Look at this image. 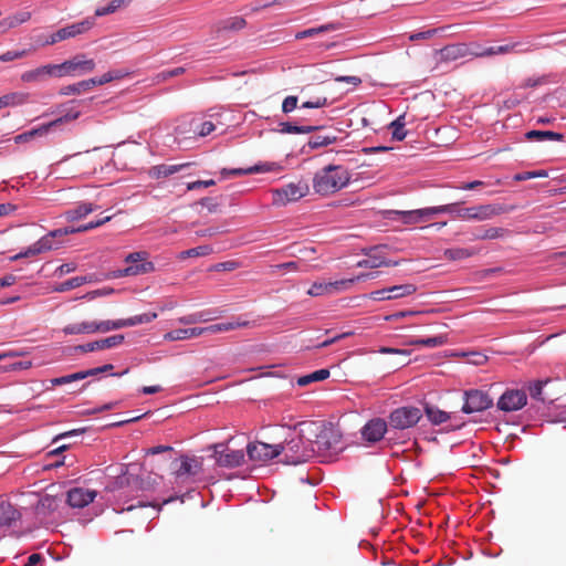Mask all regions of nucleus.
Returning a JSON list of instances; mask_svg holds the SVG:
<instances>
[{
  "instance_id": "1",
  "label": "nucleus",
  "mask_w": 566,
  "mask_h": 566,
  "mask_svg": "<svg viewBox=\"0 0 566 566\" xmlns=\"http://www.w3.org/2000/svg\"><path fill=\"white\" fill-rule=\"evenodd\" d=\"M512 209L500 203L475 205L463 207L461 202H453L440 206L441 213H449L453 219L462 221H488L503 213L510 212Z\"/></svg>"
},
{
  "instance_id": "2",
  "label": "nucleus",
  "mask_w": 566,
  "mask_h": 566,
  "mask_svg": "<svg viewBox=\"0 0 566 566\" xmlns=\"http://www.w3.org/2000/svg\"><path fill=\"white\" fill-rule=\"evenodd\" d=\"M350 172L342 165H327L317 170L312 180L315 193L319 196L334 195L345 188L350 181Z\"/></svg>"
},
{
  "instance_id": "3",
  "label": "nucleus",
  "mask_w": 566,
  "mask_h": 566,
  "mask_svg": "<svg viewBox=\"0 0 566 566\" xmlns=\"http://www.w3.org/2000/svg\"><path fill=\"white\" fill-rule=\"evenodd\" d=\"M282 448L284 462L286 464H300L310 460L314 454L311 440L305 439L300 432L293 431L283 443H279Z\"/></svg>"
},
{
  "instance_id": "4",
  "label": "nucleus",
  "mask_w": 566,
  "mask_h": 566,
  "mask_svg": "<svg viewBox=\"0 0 566 566\" xmlns=\"http://www.w3.org/2000/svg\"><path fill=\"white\" fill-rule=\"evenodd\" d=\"M375 275L371 273L359 274L352 279H343L334 282H315L307 291L310 296H322L331 295L336 292L346 291L353 286L357 281H365L367 279H374Z\"/></svg>"
},
{
  "instance_id": "5",
  "label": "nucleus",
  "mask_w": 566,
  "mask_h": 566,
  "mask_svg": "<svg viewBox=\"0 0 566 566\" xmlns=\"http://www.w3.org/2000/svg\"><path fill=\"white\" fill-rule=\"evenodd\" d=\"M149 253L146 251H138L129 253L125 258V262L128 263V266L118 270L116 272L117 277L124 276H137L142 274L151 273L155 271V265L153 262L148 260Z\"/></svg>"
},
{
  "instance_id": "6",
  "label": "nucleus",
  "mask_w": 566,
  "mask_h": 566,
  "mask_svg": "<svg viewBox=\"0 0 566 566\" xmlns=\"http://www.w3.org/2000/svg\"><path fill=\"white\" fill-rule=\"evenodd\" d=\"M56 77L81 76L91 73L95 69L93 59H85V55L77 54L60 64H54Z\"/></svg>"
},
{
  "instance_id": "7",
  "label": "nucleus",
  "mask_w": 566,
  "mask_h": 566,
  "mask_svg": "<svg viewBox=\"0 0 566 566\" xmlns=\"http://www.w3.org/2000/svg\"><path fill=\"white\" fill-rule=\"evenodd\" d=\"M422 418V411L412 406L399 407L392 410L388 417L389 427L405 430L416 426Z\"/></svg>"
},
{
  "instance_id": "8",
  "label": "nucleus",
  "mask_w": 566,
  "mask_h": 566,
  "mask_svg": "<svg viewBox=\"0 0 566 566\" xmlns=\"http://www.w3.org/2000/svg\"><path fill=\"white\" fill-rule=\"evenodd\" d=\"M440 206L429 207L416 210H388L387 217L391 220H400L405 224H416L430 220L432 217L440 214Z\"/></svg>"
},
{
  "instance_id": "9",
  "label": "nucleus",
  "mask_w": 566,
  "mask_h": 566,
  "mask_svg": "<svg viewBox=\"0 0 566 566\" xmlns=\"http://www.w3.org/2000/svg\"><path fill=\"white\" fill-rule=\"evenodd\" d=\"M310 191L308 185L303 181L291 182L282 188L272 191L273 205L285 206L290 202L297 201L305 197Z\"/></svg>"
},
{
  "instance_id": "10",
  "label": "nucleus",
  "mask_w": 566,
  "mask_h": 566,
  "mask_svg": "<svg viewBox=\"0 0 566 566\" xmlns=\"http://www.w3.org/2000/svg\"><path fill=\"white\" fill-rule=\"evenodd\" d=\"M216 463L222 468H237L244 461L243 450H232L224 443L213 446Z\"/></svg>"
},
{
  "instance_id": "11",
  "label": "nucleus",
  "mask_w": 566,
  "mask_h": 566,
  "mask_svg": "<svg viewBox=\"0 0 566 566\" xmlns=\"http://www.w3.org/2000/svg\"><path fill=\"white\" fill-rule=\"evenodd\" d=\"M493 400L488 392L479 389H471L464 392V403L462 411L464 413L481 412L492 407Z\"/></svg>"
},
{
  "instance_id": "12",
  "label": "nucleus",
  "mask_w": 566,
  "mask_h": 566,
  "mask_svg": "<svg viewBox=\"0 0 566 566\" xmlns=\"http://www.w3.org/2000/svg\"><path fill=\"white\" fill-rule=\"evenodd\" d=\"M57 235H64L63 229H56L49 232L46 235L39 239L35 243L30 245L27 250L10 258L11 261H17L22 258L34 256L53 249V239Z\"/></svg>"
},
{
  "instance_id": "13",
  "label": "nucleus",
  "mask_w": 566,
  "mask_h": 566,
  "mask_svg": "<svg viewBox=\"0 0 566 566\" xmlns=\"http://www.w3.org/2000/svg\"><path fill=\"white\" fill-rule=\"evenodd\" d=\"M247 453L252 461L265 462L282 454V448L277 444L252 442L247 447Z\"/></svg>"
},
{
  "instance_id": "14",
  "label": "nucleus",
  "mask_w": 566,
  "mask_h": 566,
  "mask_svg": "<svg viewBox=\"0 0 566 566\" xmlns=\"http://www.w3.org/2000/svg\"><path fill=\"white\" fill-rule=\"evenodd\" d=\"M527 402L525 391L518 389L506 390L497 401V408L505 412L522 409Z\"/></svg>"
},
{
  "instance_id": "15",
  "label": "nucleus",
  "mask_w": 566,
  "mask_h": 566,
  "mask_svg": "<svg viewBox=\"0 0 566 566\" xmlns=\"http://www.w3.org/2000/svg\"><path fill=\"white\" fill-rule=\"evenodd\" d=\"M417 287L413 284L394 285L388 289L374 291L369 297L374 301L396 300L416 293Z\"/></svg>"
},
{
  "instance_id": "16",
  "label": "nucleus",
  "mask_w": 566,
  "mask_h": 566,
  "mask_svg": "<svg viewBox=\"0 0 566 566\" xmlns=\"http://www.w3.org/2000/svg\"><path fill=\"white\" fill-rule=\"evenodd\" d=\"M389 423L381 418H374L369 420L361 429L364 440L368 442L380 441L385 433L388 431Z\"/></svg>"
},
{
  "instance_id": "17",
  "label": "nucleus",
  "mask_w": 566,
  "mask_h": 566,
  "mask_svg": "<svg viewBox=\"0 0 566 566\" xmlns=\"http://www.w3.org/2000/svg\"><path fill=\"white\" fill-rule=\"evenodd\" d=\"M51 77H56L54 64H45L23 72L20 80L28 84L43 83Z\"/></svg>"
},
{
  "instance_id": "18",
  "label": "nucleus",
  "mask_w": 566,
  "mask_h": 566,
  "mask_svg": "<svg viewBox=\"0 0 566 566\" xmlns=\"http://www.w3.org/2000/svg\"><path fill=\"white\" fill-rule=\"evenodd\" d=\"M124 342V335H113L104 339L94 340L87 344L77 345L75 352L91 353L116 347Z\"/></svg>"
},
{
  "instance_id": "19",
  "label": "nucleus",
  "mask_w": 566,
  "mask_h": 566,
  "mask_svg": "<svg viewBox=\"0 0 566 566\" xmlns=\"http://www.w3.org/2000/svg\"><path fill=\"white\" fill-rule=\"evenodd\" d=\"M96 492L84 488H73L67 492V503L75 509H83L94 501Z\"/></svg>"
},
{
  "instance_id": "20",
  "label": "nucleus",
  "mask_w": 566,
  "mask_h": 566,
  "mask_svg": "<svg viewBox=\"0 0 566 566\" xmlns=\"http://www.w3.org/2000/svg\"><path fill=\"white\" fill-rule=\"evenodd\" d=\"M94 25H95L94 18H86L80 22H75V23L65 25V27L59 29V31H60L62 41H64V40L73 39V38H76L78 35H82V34L88 32Z\"/></svg>"
},
{
  "instance_id": "21",
  "label": "nucleus",
  "mask_w": 566,
  "mask_h": 566,
  "mask_svg": "<svg viewBox=\"0 0 566 566\" xmlns=\"http://www.w3.org/2000/svg\"><path fill=\"white\" fill-rule=\"evenodd\" d=\"M440 56V61L451 62L459 59H462L467 55H472V51H470L469 46L465 43H457L446 45L438 52Z\"/></svg>"
},
{
  "instance_id": "22",
  "label": "nucleus",
  "mask_w": 566,
  "mask_h": 566,
  "mask_svg": "<svg viewBox=\"0 0 566 566\" xmlns=\"http://www.w3.org/2000/svg\"><path fill=\"white\" fill-rule=\"evenodd\" d=\"M202 471L201 462L195 457L181 455L180 465L175 471L177 478L193 476Z\"/></svg>"
},
{
  "instance_id": "23",
  "label": "nucleus",
  "mask_w": 566,
  "mask_h": 566,
  "mask_svg": "<svg viewBox=\"0 0 566 566\" xmlns=\"http://www.w3.org/2000/svg\"><path fill=\"white\" fill-rule=\"evenodd\" d=\"M21 518V513L9 502L0 497V526H11Z\"/></svg>"
},
{
  "instance_id": "24",
  "label": "nucleus",
  "mask_w": 566,
  "mask_h": 566,
  "mask_svg": "<svg viewBox=\"0 0 566 566\" xmlns=\"http://www.w3.org/2000/svg\"><path fill=\"white\" fill-rule=\"evenodd\" d=\"M205 335V327L177 328L164 335L166 340H184Z\"/></svg>"
},
{
  "instance_id": "25",
  "label": "nucleus",
  "mask_w": 566,
  "mask_h": 566,
  "mask_svg": "<svg viewBox=\"0 0 566 566\" xmlns=\"http://www.w3.org/2000/svg\"><path fill=\"white\" fill-rule=\"evenodd\" d=\"M98 209V206L91 202H81L74 209L66 210L64 217L67 221H76Z\"/></svg>"
},
{
  "instance_id": "26",
  "label": "nucleus",
  "mask_w": 566,
  "mask_h": 566,
  "mask_svg": "<svg viewBox=\"0 0 566 566\" xmlns=\"http://www.w3.org/2000/svg\"><path fill=\"white\" fill-rule=\"evenodd\" d=\"M191 164L190 163H184V164H179V165H157V166H154L149 169V176L151 178H166L170 175H174L187 167H189Z\"/></svg>"
},
{
  "instance_id": "27",
  "label": "nucleus",
  "mask_w": 566,
  "mask_h": 566,
  "mask_svg": "<svg viewBox=\"0 0 566 566\" xmlns=\"http://www.w3.org/2000/svg\"><path fill=\"white\" fill-rule=\"evenodd\" d=\"M249 325V322L237 319L233 322H222L217 324H211L205 327V335H212L218 333H226L235 328L245 327Z\"/></svg>"
},
{
  "instance_id": "28",
  "label": "nucleus",
  "mask_w": 566,
  "mask_h": 566,
  "mask_svg": "<svg viewBox=\"0 0 566 566\" xmlns=\"http://www.w3.org/2000/svg\"><path fill=\"white\" fill-rule=\"evenodd\" d=\"M29 94L23 92H11L0 96V109L23 105L28 102Z\"/></svg>"
},
{
  "instance_id": "29",
  "label": "nucleus",
  "mask_w": 566,
  "mask_h": 566,
  "mask_svg": "<svg viewBox=\"0 0 566 566\" xmlns=\"http://www.w3.org/2000/svg\"><path fill=\"white\" fill-rule=\"evenodd\" d=\"M526 139L534 142L554 140L562 142L564 135L552 130H530L525 134Z\"/></svg>"
},
{
  "instance_id": "30",
  "label": "nucleus",
  "mask_w": 566,
  "mask_h": 566,
  "mask_svg": "<svg viewBox=\"0 0 566 566\" xmlns=\"http://www.w3.org/2000/svg\"><path fill=\"white\" fill-rule=\"evenodd\" d=\"M94 87V80H84L74 84L61 87V95H80L83 92L90 91Z\"/></svg>"
},
{
  "instance_id": "31",
  "label": "nucleus",
  "mask_w": 566,
  "mask_h": 566,
  "mask_svg": "<svg viewBox=\"0 0 566 566\" xmlns=\"http://www.w3.org/2000/svg\"><path fill=\"white\" fill-rule=\"evenodd\" d=\"M424 413L429 421L434 426L444 423L450 419V413L428 403L424 407Z\"/></svg>"
},
{
  "instance_id": "32",
  "label": "nucleus",
  "mask_w": 566,
  "mask_h": 566,
  "mask_svg": "<svg viewBox=\"0 0 566 566\" xmlns=\"http://www.w3.org/2000/svg\"><path fill=\"white\" fill-rule=\"evenodd\" d=\"M65 335L94 334L93 322L74 323L64 326Z\"/></svg>"
},
{
  "instance_id": "33",
  "label": "nucleus",
  "mask_w": 566,
  "mask_h": 566,
  "mask_svg": "<svg viewBox=\"0 0 566 566\" xmlns=\"http://www.w3.org/2000/svg\"><path fill=\"white\" fill-rule=\"evenodd\" d=\"M336 29H337V27L334 23L323 24L317 28H311V29H306V30L297 32L295 34V39L303 40L305 38H312V36H315V35H318V34H322L325 32L335 31Z\"/></svg>"
},
{
  "instance_id": "34",
  "label": "nucleus",
  "mask_w": 566,
  "mask_h": 566,
  "mask_svg": "<svg viewBox=\"0 0 566 566\" xmlns=\"http://www.w3.org/2000/svg\"><path fill=\"white\" fill-rule=\"evenodd\" d=\"M157 318V313H144L129 318L120 319L122 328L150 323Z\"/></svg>"
},
{
  "instance_id": "35",
  "label": "nucleus",
  "mask_w": 566,
  "mask_h": 566,
  "mask_svg": "<svg viewBox=\"0 0 566 566\" xmlns=\"http://www.w3.org/2000/svg\"><path fill=\"white\" fill-rule=\"evenodd\" d=\"M329 377V370L328 369H318L315 370L308 375L302 376L297 378V385L301 387L307 386L311 382L314 381H322Z\"/></svg>"
},
{
  "instance_id": "36",
  "label": "nucleus",
  "mask_w": 566,
  "mask_h": 566,
  "mask_svg": "<svg viewBox=\"0 0 566 566\" xmlns=\"http://www.w3.org/2000/svg\"><path fill=\"white\" fill-rule=\"evenodd\" d=\"M49 132L50 130H49L46 124H43V125H41V126H39L36 128H33V129H31L29 132H25V133L17 135L14 137V142L17 144H23V143L30 142L34 137L43 136V135H45Z\"/></svg>"
},
{
  "instance_id": "37",
  "label": "nucleus",
  "mask_w": 566,
  "mask_h": 566,
  "mask_svg": "<svg viewBox=\"0 0 566 566\" xmlns=\"http://www.w3.org/2000/svg\"><path fill=\"white\" fill-rule=\"evenodd\" d=\"M447 342H448L447 335H438V336L428 337V338L413 339V340H410L409 344L415 345V346L439 347V346L444 345Z\"/></svg>"
},
{
  "instance_id": "38",
  "label": "nucleus",
  "mask_w": 566,
  "mask_h": 566,
  "mask_svg": "<svg viewBox=\"0 0 566 566\" xmlns=\"http://www.w3.org/2000/svg\"><path fill=\"white\" fill-rule=\"evenodd\" d=\"M337 142V136L334 134L316 135L310 138L307 146L311 149L325 147Z\"/></svg>"
},
{
  "instance_id": "39",
  "label": "nucleus",
  "mask_w": 566,
  "mask_h": 566,
  "mask_svg": "<svg viewBox=\"0 0 566 566\" xmlns=\"http://www.w3.org/2000/svg\"><path fill=\"white\" fill-rule=\"evenodd\" d=\"M247 25L245 19L242 17H232L223 20L219 25V31H239Z\"/></svg>"
},
{
  "instance_id": "40",
  "label": "nucleus",
  "mask_w": 566,
  "mask_h": 566,
  "mask_svg": "<svg viewBox=\"0 0 566 566\" xmlns=\"http://www.w3.org/2000/svg\"><path fill=\"white\" fill-rule=\"evenodd\" d=\"M474 254V251L465 248H453L447 249L443 252V255L449 261H460L468 259Z\"/></svg>"
},
{
  "instance_id": "41",
  "label": "nucleus",
  "mask_w": 566,
  "mask_h": 566,
  "mask_svg": "<svg viewBox=\"0 0 566 566\" xmlns=\"http://www.w3.org/2000/svg\"><path fill=\"white\" fill-rule=\"evenodd\" d=\"M80 115H81V112L78 109L70 108L64 115L57 117L54 120L46 123V126L50 130L54 127H57L60 125H63V124H66V123L77 119L80 117Z\"/></svg>"
},
{
  "instance_id": "42",
  "label": "nucleus",
  "mask_w": 566,
  "mask_h": 566,
  "mask_svg": "<svg viewBox=\"0 0 566 566\" xmlns=\"http://www.w3.org/2000/svg\"><path fill=\"white\" fill-rule=\"evenodd\" d=\"M280 127H281L280 132L284 133V134H308V133H312L319 128L317 126H311V125L297 126V125H293L291 123H281Z\"/></svg>"
},
{
  "instance_id": "43",
  "label": "nucleus",
  "mask_w": 566,
  "mask_h": 566,
  "mask_svg": "<svg viewBox=\"0 0 566 566\" xmlns=\"http://www.w3.org/2000/svg\"><path fill=\"white\" fill-rule=\"evenodd\" d=\"M86 282V277L84 276H75V277H72L70 280H66L60 284H57L53 291L54 292H66V291H70V290H73V289H76L81 285H83L84 283Z\"/></svg>"
},
{
  "instance_id": "44",
  "label": "nucleus",
  "mask_w": 566,
  "mask_h": 566,
  "mask_svg": "<svg viewBox=\"0 0 566 566\" xmlns=\"http://www.w3.org/2000/svg\"><path fill=\"white\" fill-rule=\"evenodd\" d=\"M87 378L85 370L51 379L52 386H62Z\"/></svg>"
},
{
  "instance_id": "45",
  "label": "nucleus",
  "mask_w": 566,
  "mask_h": 566,
  "mask_svg": "<svg viewBox=\"0 0 566 566\" xmlns=\"http://www.w3.org/2000/svg\"><path fill=\"white\" fill-rule=\"evenodd\" d=\"M94 334L95 333H106L109 331H115L122 328L120 319L117 321H102V322H93Z\"/></svg>"
},
{
  "instance_id": "46",
  "label": "nucleus",
  "mask_w": 566,
  "mask_h": 566,
  "mask_svg": "<svg viewBox=\"0 0 566 566\" xmlns=\"http://www.w3.org/2000/svg\"><path fill=\"white\" fill-rule=\"evenodd\" d=\"M405 115L399 116L396 120L390 124L392 129V138L396 140L405 139L407 132L405 130Z\"/></svg>"
},
{
  "instance_id": "47",
  "label": "nucleus",
  "mask_w": 566,
  "mask_h": 566,
  "mask_svg": "<svg viewBox=\"0 0 566 566\" xmlns=\"http://www.w3.org/2000/svg\"><path fill=\"white\" fill-rule=\"evenodd\" d=\"M212 252V248L210 245H199L180 253V256L184 258H196V256H205Z\"/></svg>"
},
{
  "instance_id": "48",
  "label": "nucleus",
  "mask_w": 566,
  "mask_h": 566,
  "mask_svg": "<svg viewBox=\"0 0 566 566\" xmlns=\"http://www.w3.org/2000/svg\"><path fill=\"white\" fill-rule=\"evenodd\" d=\"M509 231L504 228H496V227H492V228H488L486 230H484L483 233L476 235V239H480V240H493V239H497V238H502L504 237Z\"/></svg>"
},
{
  "instance_id": "49",
  "label": "nucleus",
  "mask_w": 566,
  "mask_h": 566,
  "mask_svg": "<svg viewBox=\"0 0 566 566\" xmlns=\"http://www.w3.org/2000/svg\"><path fill=\"white\" fill-rule=\"evenodd\" d=\"M191 125L193 127V132L197 133L201 137L208 136L216 128L214 124L209 120L203 122V123H197V122L192 120Z\"/></svg>"
},
{
  "instance_id": "50",
  "label": "nucleus",
  "mask_w": 566,
  "mask_h": 566,
  "mask_svg": "<svg viewBox=\"0 0 566 566\" xmlns=\"http://www.w3.org/2000/svg\"><path fill=\"white\" fill-rule=\"evenodd\" d=\"M29 52L30 51L25 49L7 51L0 54V61L3 63H8L14 60L23 59L27 55H29Z\"/></svg>"
},
{
  "instance_id": "51",
  "label": "nucleus",
  "mask_w": 566,
  "mask_h": 566,
  "mask_svg": "<svg viewBox=\"0 0 566 566\" xmlns=\"http://www.w3.org/2000/svg\"><path fill=\"white\" fill-rule=\"evenodd\" d=\"M125 3H126L125 0H112L108 6L102 7V8H97L95 10V15L96 17H103V15H106V14L114 13L118 8H120Z\"/></svg>"
},
{
  "instance_id": "52",
  "label": "nucleus",
  "mask_w": 566,
  "mask_h": 566,
  "mask_svg": "<svg viewBox=\"0 0 566 566\" xmlns=\"http://www.w3.org/2000/svg\"><path fill=\"white\" fill-rule=\"evenodd\" d=\"M548 382V379L546 380H535L530 384L528 391L533 399H537L543 401L544 398L542 397L543 387Z\"/></svg>"
},
{
  "instance_id": "53",
  "label": "nucleus",
  "mask_w": 566,
  "mask_h": 566,
  "mask_svg": "<svg viewBox=\"0 0 566 566\" xmlns=\"http://www.w3.org/2000/svg\"><path fill=\"white\" fill-rule=\"evenodd\" d=\"M384 264V258H379L376 255H370L367 259L360 260L357 262L358 268H367V269H376L380 268Z\"/></svg>"
},
{
  "instance_id": "54",
  "label": "nucleus",
  "mask_w": 566,
  "mask_h": 566,
  "mask_svg": "<svg viewBox=\"0 0 566 566\" xmlns=\"http://www.w3.org/2000/svg\"><path fill=\"white\" fill-rule=\"evenodd\" d=\"M282 167L276 163H263L251 167V174L279 171Z\"/></svg>"
},
{
  "instance_id": "55",
  "label": "nucleus",
  "mask_w": 566,
  "mask_h": 566,
  "mask_svg": "<svg viewBox=\"0 0 566 566\" xmlns=\"http://www.w3.org/2000/svg\"><path fill=\"white\" fill-rule=\"evenodd\" d=\"M32 14L30 11L21 10L15 12L14 14L9 15L14 28L18 25L28 22L31 19Z\"/></svg>"
},
{
  "instance_id": "56",
  "label": "nucleus",
  "mask_w": 566,
  "mask_h": 566,
  "mask_svg": "<svg viewBox=\"0 0 566 566\" xmlns=\"http://www.w3.org/2000/svg\"><path fill=\"white\" fill-rule=\"evenodd\" d=\"M114 216L115 214H111V216H106L104 218L97 219L96 221H91L86 224L78 227L77 231L86 232L88 230L98 228V227L105 224L106 222L111 221Z\"/></svg>"
},
{
  "instance_id": "57",
  "label": "nucleus",
  "mask_w": 566,
  "mask_h": 566,
  "mask_svg": "<svg viewBox=\"0 0 566 566\" xmlns=\"http://www.w3.org/2000/svg\"><path fill=\"white\" fill-rule=\"evenodd\" d=\"M328 104L326 96H317L311 101L304 102L302 104L303 108H321L325 107Z\"/></svg>"
},
{
  "instance_id": "58",
  "label": "nucleus",
  "mask_w": 566,
  "mask_h": 566,
  "mask_svg": "<svg viewBox=\"0 0 566 566\" xmlns=\"http://www.w3.org/2000/svg\"><path fill=\"white\" fill-rule=\"evenodd\" d=\"M222 178L233 177V176H243V175H251V167L249 168H234V169H228L223 168L220 171Z\"/></svg>"
},
{
  "instance_id": "59",
  "label": "nucleus",
  "mask_w": 566,
  "mask_h": 566,
  "mask_svg": "<svg viewBox=\"0 0 566 566\" xmlns=\"http://www.w3.org/2000/svg\"><path fill=\"white\" fill-rule=\"evenodd\" d=\"M200 321H203L201 313L189 314L178 318V322L184 325H192Z\"/></svg>"
},
{
  "instance_id": "60",
  "label": "nucleus",
  "mask_w": 566,
  "mask_h": 566,
  "mask_svg": "<svg viewBox=\"0 0 566 566\" xmlns=\"http://www.w3.org/2000/svg\"><path fill=\"white\" fill-rule=\"evenodd\" d=\"M297 107V97L296 96H287L284 98L282 103V111L284 113H291Z\"/></svg>"
},
{
  "instance_id": "61",
  "label": "nucleus",
  "mask_w": 566,
  "mask_h": 566,
  "mask_svg": "<svg viewBox=\"0 0 566 566\" xmlns=\"http://www.w3.org/2000/svg\"><path fill=\"white\" fill-rule=\"evenodd\" d=\"M216 185V181L213 179H209V180H197V181H192V182H188L187 184V189L188 190H196V189H199V188H208V187H211V186H214Z\"/></svg>"
},
{
  "instance_id": "62",
  "label": "nucleus",
  "mask_w": 566,
  "mask_h": 566,
  "mask_svg": "<svg viewBox=\"0 0 566 566\" xmlns=\"http://www.w3.org/2000/svg\"><path fill=\"white\" fill-rule=\"evenodd\" d=\"M199 205L207 208L209 212H217L219 208V203L209 197L200 199Z\"/></svg>"
},
{
  "instance_id": "63",
  "label": "nucleus",
  "mask_w": 566,
  "mask_h": 566,
  "mask_svg": "<svg viewBox=\"0 0 566 566\" xmlns=\"http://www.w3.org/2000/svg\"><path fill=\"white\" fill-rule=\"evenodd\" d=\"M420 312H417V311H400V312H397V313H394L391 315L386 316V319L387 321H399V319H401L403 317L413 316V315H417Z\"/></svg>"
},
{
  "instance_id": "64",
  "label": "nucleus",
  "mask_w": 566,
  "mask_h": 566,
  "mask_svg": "<svg viewBox=\"0 0 566 566\" xmlns=\"http://www.w3.org/2000/svg\"><path fill=\"white\" fill-rule=\"evenodd\" d=\"M113 369H114V366L112 364H106L101 367L87 369V370H85V373H86V376L90 377V376H96L102 373L111 371Z\"/></svg>"
}]
</instances>
